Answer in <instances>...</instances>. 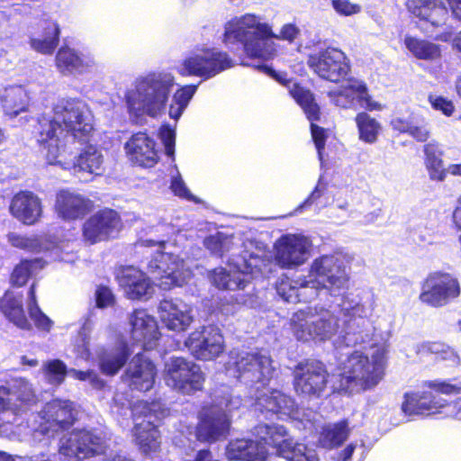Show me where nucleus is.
I'll return each mask as SVG.
<instances>
[{
    "label": "nucleus",
    "mask_w": 461,
    "mask_h": 461,
    "mask_svg": "<svg viewBox=\"0 0 461 461\" xmlns=\"http://www.w3.org/2000/svg\"><path fill=\"white\" fill-rule=\"evenodd\" d=\"M203 244L214 255L222 257L230 253V269L216 268L211 275L212 284L220 289L245 290L251 279L271 271L272 262L263 244L221 232L207 237Z\"/></svg>",
    "instance_id": "obj_1"
},
{
    "label": "nucleus",
    "mask_w": 461,
    "mask_h": 461,
    "mask_svg": "<svg viewBox=\"0 0 461 461\" xmlns=\"http://www.w3.org/2000/svg\"><path fill=\"white\" fill-rule=\"evenodd\" d=\"M299 32L294 24L286 23L276 35L272 27L260 16L245 14L235 16L226 23L223 41L227 45L236 42L242 44L245 53L250 58L269 59L276 51L271 39L292 42Z\"/></svg>",
    "instance_id": "obj_2"
},
{
    "label": "nucleus",
    "mask_w": 461,
    "mask_h": 461,
    "mask_svg": "<svg viewBox=\"0 0 461 461\" xmlns=\"http://www.w3.org/2000/svg\"><path fill=\"white\" fill-rule=\"evenodd\" d=\"M39 142L49 150L50 138H59V147L75 140L86 141L95 130L94 115L87 104L79 98H62L53 106V118L39 120Z\"/></svg>",
    "instance_id": "obj_3"
},
{
    "label": "nucleus",
    "mask_w": 461,
    "mask_h": 461,
    "mask_svg": "<svg viewBox=\"0 0 461 461\" xmlns=\"http://www.w3.org/2000/svg\"><path fill=\"white\" fill-rule=\"evenodd\" d=\"M176 85L172 73L150 72L135 79L125 93V102L131 118L140 122L146 117L158 118L165 113Z\"/></svg>",
    "instance_id": "obj_4"
},
{
    "label": "nucleus",
    "mask_w": 461,
    "mask_h": 461,
    "mask_svg": "<svg viewBox=\"0 0 461 461\" xmlns=\"http://www.w3.org/2000/svg\"><path fill=\"white\" fill-rule=\"evenodd\" d=\"M384 365L385 350L383 347L354 350L339 363V389L346 393H354L375 387L383 379Z\"/></svg>",
    "instance_id": "obj_5"
},
{
    "label": "nucleus",
    "mask_w": 461,
    "mask_h": 461,
    "mask_svg": "<svg viewBox=\"0 0 461 461\" xmlns=\"http://www.w3.org/2000/svg\"><path fill=\"white\" fill-rule=\"evenodd\" d=\"M225 370L227 375L240 380L254 390V393L266 389L275 372L270 356L263 350L230 351Z\"/></svg>",
    "instance_id": "obj_6"
},
{
    "label": "nucleus",
    "mask_w": 461,
    "mask_h": 461,
    "mask_svg": "<svg viewBox=\"0 0 461 461\" xmlns=\"http://www.w3.org/2000/svg\"><path fill=\"white\" fill-rule=\"evenodd\" d=\"M137 247L157 248L147 264V269L152 278L159 280L158 285L162 289L169 290L174 286H182L191 279L192 271L190 267L178 256L165 251L166 245L164 241L144 240H140Z\"/></svg>",
    "instance_id": "obj_7"
},
{
    "label": "nucleus",
    "mask_w": 461,
    "mask_h": 461,
    "mask_svg": "<svg viewBox=\"0 0 461 461\" xmlns=\"http://www.w3.org/2000/svg\"><path fill=\"white\" fill-rule=\"evenodd\" d=\"M290 326L296 339L303 342L330 340L339 329V319L330 310L312 307L295 312Z\"/></svg>",
    "instance_id": "obj_8"
},
{
    "label": "nucleus",
    "mask_w": 461,
    "mask_h": 461,
    "mask_svg": "<svg viewBox=\"0 0 461 461\" xmlns=\"http://www.w3.org/2000/svg\"><path fill=\"white\" fill-rule=\"evenodd\" d=\"M131 411L134 420V440L140 450L146 456L156 453L160 447V435L155 422L165 415L162 403L138 401Z\"/></svg>",
    "instance_id": "obj_9"
},
{
    "label": "nucleus",
    "mask_w": 461,
    "mask_h": 461,
    "mask_svg": "<svg viewBox=\"0 0 461 461\" xmlns=\"http://www.w3.org/2000/svg\"><path fill=\"white\" fill-rule=\"evenodd\" d=\"M309 283L317 290L336 295L346 289L349 282V273L341 255H323L315 258L311 264Z\"/></svg>",
    "instance_id": "obj_10"
},
{
    "label": "nucleus",
    "mask_w": 461,
    "mask_h": 461,
    "mask_svg": "<svg viewBox=\"0 0 461 461\" xmlns=\"http://www.w3.org/2000/svg\"><path fill=\"white\" fill-rule=\"evenodd\" d=\"M59 139L50 138L46 158L50 164L59 165L62 168L74 173L86 172L100 175L103 170L104 155L102 150L95 146H87L77 157L71 158L73 150L70 144L59 147Z\"/></svg>",
    "instance_id": "obj_11"
},
{
    "label": "nucleus",
    "mask_w": 461,
    "mask_h": 461,
    "mask_svg": "<svg viewBox=\"0 0 461 461\" xmlns=\"http://www.w3.org/2000/svg\"><path fill=\"white\" fill-rule=\"evenodd\" d=\"M449 408L448 416L461 420V397L448 402L427 390L410 391L403 395L402 411L407 416H430L443 413Z\"/></svg>",
    "instance_id": "obj_12"
},
{
    "label": "nucleus",
    "mask_w": 461,
    "mask_h": 461,
    "mask_svg": "<svg viewBox=\"0 0 461 461\" xmlns=\"http://www.w3.org/2000/svg\"><path fill=\"white\" fill-rule=\"evenodd\" d=\"M232 65V60L225 52L215 49L197 48L182 61L177 71L182 76L209 79Z\"/></svg>",
    "instance_id": "obj_13"
},
{
    "label": "nucleus",
    "mask_w": 461,
    "mask_h": 461,
    "mask_svg": "<svg viewBox=\"0 0 461 461\" xmlns=\"http://www.w3.org/2000/svg\"><path fill=\"white\" fill-rule=\"evenodd\" d=\"M257 433L288 461H319L316 451L303 444L294 443L283 425L259 424Z\"/></svg>",
    "instance_id": "obj_14"
},
{
    "label": "nucleus",
    "mask_w": 461,
    "mask_h": 461,
    "mask_svg": "<svg viewBox=\"0 0 461 461\" xmlns=\"http://www.w3.org/2000/svg\"><path fill=\"white\" fill-rule=\"evenodd\" d=\"M163 376L167 386L184 394L201 390L204 381L200 366L181 357L167 360Z\"/></svg>",
    "instance_id": "obj_15"
},
{
    "label": "nucleus",
    "mask_w": 461,
    "mask_h": 461,
    "mask_svg": "<svg viewBox=\"0 0 461 461\" xmlns=\"http://www.w3.org/2000/svg\"><path fill=\"white\" fill-rule=\"evenodd\" d=\"M106 447V441L99 433L86 429L73 430L60 439L59 455L64 461H80L104 454Z\"/></svg>",
    "instance_id": "obj_16"
},
{
    "label": "nucleus",
    "mask_w": 461,
    "mask_h": 461,
    "mask_svg": "<svg viewBox=\"0 0 461 461\" xmlns=\"http://www.w3.org/2000/svg\"><path fill=\"white\" fill-rule=\"evenodd\" d=\"M240 406L238 399L224 398L215 406L203 409L196 436L200 441L213 442L226 437L230 422L227 411Z\"/></svg>",
    "instance_id": "obj_17"
},
{
    "label": "nucleus",
    "mask_w": 461,
    "mask_h": 461,
    "mask_svg": "<svg viewBox=\"0 0 461 461\" xmlns=\"http://www.w3.org/2000/svg\"><path fill=\"white\" fill-rule=\"evenodd\" d=\"M460 294L461 287L456 277L447 272L435 271L423 281L419 299L427 305L438 308L448 304Z\"/></svg>",
    "instance_id": "obj_18"
},
{
    "label": "nucleus",
    "mask_w": 461,
    "mask_h": 461,
    "mask_svg": "<svg viewBox=\"0 0 461 461\" xmlns=\"http://www.w3.org/2000/svg\"><path fill=\"white\" fill-rule=\"evenodd\" d=\"M307 64L320 77L335 83L345 78L350 71L347 55L334 47L311 52L308 55Z\"/></svg>",
    "instance_id": "obj_19"
},
{
    "label": "nucleus",
    "mask_w": 461,
    "mask_h": 461,
    "mask_svg": "<svg viewBox=\"0 0 461 461\" xmlns=\"http://www.w3.org/2000/svg\"><path fill=\"white\" fill-rule=\"evenodd\" d=\"M330 102L338 108L356 109L357 104L368 111H381L383 105L373 100L366 85L357 78H349L327 93Z\"/></svg>",
    "instance_id": "obj_20"
},
{
    "label": "nucleus",
    "mask_w": 461,
    "mask_h": 461,
    "mask_svg": "<svg viewBox=\"0 0 461 461\" xmlns=\"http://www.w3.org/2000/svg\"><path fill=\"white\" fill-rule=\"evenodd\" d=\"M312 241L301 234L281 236L274 245V259L285 269H294L303 265L311 256Z\"/></svg>",
    "instance_id": "obj_21"
},
{
    "label": "nucleus",
    "mask_w": 461,
    "mask_h": 461,
    "mask_svg": "<svg viewBox=\"0 0 461 461\" xmlns=\"http://www.w3.org/2000/svg\"><path fill=\"white\" fill-rule=\"evenodd\" d=\"M252 397H255V405L260 411L275 413L281 419L290 418L298 420L303 425V429H311V420L304 418L305 414L301 417V412L294 400L281 391H269L266 387L259 393H253Z\"/></svg>",
    "instance_id": "obj_22"
},
{
    "label": "nucleus",
    "mask_w": 461,
    "mask_h": 461,
    "mask_svg": "<svg viewBox=\"0 0 461 461\" xmlns=\"http://www.w3.org/2000/svg\"><path fill=\"white\" fill-rule=\"evenodd\" d=\"M327 376L322 363L316 360L300 362L294 369V390L303 396L320 397L326 387Z\"/></svg>",
    "instance_id": "obj_23"
},
{
    "label": "nucleus",
    "mask_w": 461,
    "mask_h": 461,
    "mask_svg": "<svg viewBox=\"0 0 461 461\" xmlns=\"http://www.w3.org/2000/svg\"><path fill=\"white\" fill-rule=\"evenodd\" d=\"M277 80L288 87L291 96L302 107L307 119L311 122L312 137L318 151L319 158L321 161L327 133L323 128L313 123L314 121L319 119L320 107L315 102L312 93L292 80L285 82L281 78H277Z\"/></svg>",
    "instance_id": "obj_24"
},
{
    "label": "nucleus",
    "mask_w": 461,
    "mask_h": 461,
    "mask_svg": "<svg viewBox=\"0 0 461 461\" xmlns=\"http://www.w3.org/2000/svg\"><path fill=\"white\" fill-rule=\"evenodd\" d=\"M191 354L200 360H212L224 350V339L219 328L203 326L193 331L185 342Z\"/></svg>",
    "instance_id": "obj_25"
},
{
    "label": "nucleus",
    "mask_w": 461,
    "mask_h": 461,
    "mask_svg": "<svg viewBox=\"0 0 461 461\" xmlns=\"http://www.w3.org/2000/svg\"><path fill=\"white\" fill-rule=\"evenodd\" d=\"M339 308L349 327H364L373 316L375 308V295L365 290L348 293L343 295Z\"/></svg>",
    "instance_id": "obj_26"
},
{
    "label": "nucleus",
    "mask_w": 461,
    "mask_h": 461,
    "mask_svg": "<svg viewBox=\"0 0 461 461\" xmlns=\"http://www.w3.org/2000/svg\"><path fill=\"white\" fill-rule=\"evenodd\" d=\"M76 410L70 401L53 400L44 406L39 413L41 421L36 432L49 434L65 429L73 424L76 419Z\"/></svg>",
    "instance_id": "obj_27"
},
{
    "label": "nucleus",
    "mask_w": 461,
    "mask_h": 461,
    "mask_svg": "<svg viewBox=\"0 0 461 461\" xmlns=\"http://www.w3.org/2000/svg\"><path fill=\"white\" fill-rule=\"evenodd\" d=\"M7 394L15 396L16 400L20 402L18 406L14 403V408H5V402L3 397H0V429L5 424L15 425L19 432L22 430V427L27 428L28 422L23 425L24 419L22 417L23 414H26L29 406V388L28 384L25 380L14 381V384L8 388L4 389Z\"/></svg>",
    "instance_id": "obj_28"
},
{
    "label": "nucleus",
    "mask_w": 461,
    "mask_h": 461,
    "mask_svg": "<svg viewBox=\"0 0 461 461\" xmlns=\"http://www.w3.org/2000/svg\"><path fill=\"white\" fill-rule=\"evenodd\" d=\"M127 158L134 165L152 167L158 161L155 140L146 132L133 134L123 146Z\"/></svg>",
    "instance_id": "obj_29"
},
{
    "label": "nucleus",
    "mask_w": 461,
    "mask_h": 461,
    "mask_svg": "<svg viewBox=\"0 0 461 461\" xmlns=\"http://www.w3.org/2000/svg\"><path fill=\"white\" fill-rule=\"evenodd\" d=\"M121 228L119 215L113 210H103L90 217L84 224L83 235L90 244L113 236Z\"/></svg>",
    "instance_id": "obj_30"
},
{
    "label": "nucleus",
    "mask_w": 461,
    "mask_h": 461,
    "mask_svg": "<svg viewBox=\"0 0 461 461\" xmlns=\"http://www.w3.org/2000/svg\"><path fill=\"white\" fill-rule=\"evenodd\" d=\"M156 374L155 365L144 355L137 353L129 363L122 379L132 390L145 392L152 388Z\"/></svg>",
    "instance_id": "obj_31"
},
{
    "label": "nucleus",
    "mask_w": 461,
    "mask_h": 461,
    "mask_svg": "<svg viewBox=\"0 0 461 461\" xmlns=\"http://www.w3.org/2000/svg\"><path fill=\"white\" fill-rule=\"evenodd\" d=\"M191 305L181 299H164L158 305L162 323L174 331H184L194 321Z\"/></svg>",
    "instance_id": "obj_32"
},
{
    "label": "nucleus",
    "mask_w": 461,
    "mask_h": 461,
    "mask_svg": "<svg viewBox=\"0 0 461 461\" xmlns=\"http://www.w3.org/2000/svg\"><path fill=\"white\" fill-rule=\"evenodd\" d=\"M131 334L141 348L149 350L159 338L158 324L154 317L145 310H136L130 317Z\"/></svg>",
    "instance_id": "obj_33"
},
{
    "label": "nucleus",
    "mask_w": 461,
    "mask_h": 461,
    "mask_svg": "<svg viewBox=\"0 0 461 461\" xmlns=\"http://www.w3.org/2000/svg\"><path fill=\"white\" fill-rule=\"evenodd\" d=\"M56 67L63 75H83L91 73L96 67L93 57L79 53L68 46L61 47L55 58Z\"/></svg>",
    "instance_id": "obj_34"
},
{
    "label": "nucleus",
    "mask_w": 461,
    "mask_h": 461,
    "mask_svg": "<svg viewBox=\"0 0 461 461\" xmlns=\"http://www.w3.org/2000/svg\"><path fill=\"white\" fill-rule=\"evenodd\" d=\"M255 428V434L258 440L247 438H237L231 440L226 447V456L231 460L240 461H264L268 454L267 446H269L264 439H262L257 433Z\"/></svg>",
    "instance_id": "obj_35"
},
{
    "label": "nucleus",
    "mask_w": 461,
    "mask_h": 461,
    "mask_svg": "<svg viewBox=\"0 0 461 461\" xmlns=\"http://www.w3.org/2000/svg\"><path fill=\"white\" fill-rule=\"evenodd\" d=\"M120 286L131 300L141 299L152 293V285L145 273L134 267H126L117 274Z\"/></svg>",
    "instance_id": "obj_36"
},
{
    "label": "nucleus",
    "mask_w": 461,
    "mask_h": 461,
    "mask_svg": "<svg viewBox=\"0 0 461 461\" xmlns=\"http://www.w3.org/2000/svg\"><path fill=\"white\" fill-rule=\"evenodd\" d=\"M92 207L89 199L69 191L60 190L56 195L55 211L59 217L71 221L84 217Z\"/></svg>",
    "instance_id": "obj_37"
},
{
    "label": "nucleus",
    "mask_w": 461,
    "mask_h": 461,
    "mask_svg": "<svg viewBox=\"0 0 461 461\" xmlns=\"http://www.w3.org/2000/svg\"><path fill=\"white\" fill-rule=\"evenodd\" d=\"M406 8L413 16L438 27L443 25L448 12L442 0H407Z\"/></svg>",
    "instance_id": "obj_38"
},
{
    "label": "nucleus",
    "mask_w": 461,
    "mask_h": 461,
    "mask_svg": "<svg viewBox=\"0 0 461 461\" xmlns=\"http://www.w3.org/2000/svg\"><path fill=\"white\" fill-rule=\"evenodd\" d=\"M278 295L288 303L310 302L317 297V290L309 283L307 276L295 280L281 279L276 285Z\"/></svg>",
    "instance_id": "obj_39"
},
{
    "label": "nucleus",
    "mask_w": 461,
    "mask_h": 461,
    "mask_svg": "<svg viewBox=\"0 0 461 461\" xmlns=\"http://www.w3.org/2000/svg\"><path fill=\"white\" fill-rule=\"evenodd\" d=\"M131 354L132 351L124 342H121L113 348L100 349L97 352L100 371L105 375H116Z\"/></svg>",
    "instance_id": "obj_40"
},
{
    "label": "nucleus",
    "mask_w": 461,
    "mask_h": 461,
    "mask_svg": "<svg viewBox=\"0 0 461 461\" xmlns=\"http://www.w3.org/2000/svg\"><path fill=\"white\" fill-rule=\"evenodd\" d=\"M43 34L39 38L31 40V48L41 54H51L59 41L60 30L57 22L45 18L41 25Z\"/></svg>",
    "instance_id": "obj_41"
},
{
    "label": "nucleus",
    "mask_w": 461,
    "mask_h": 461,
    "mask_svg": "<svg viewBox=\"0 0 461 461\" xmlns=\"http://www.w3.org/2000/svg\"><path fill=\"white\" fill-rule=\"evenodd\" d=\"M0 99L5 113L10 117H15L25 111L28 92L22 86H9L4 90Z\"/></svg>",
    "instance_id": "obj_42"
},
{
    "label": "nucleus",
    "mask_w": 461,
    "mask_h": 461,
    "mask_svg": "<svg viewBox=\"0 0 461 461\" xmlns=\"http://www.w3.org/2000/svg\"><path fill=\"white\" fill-rule=\"evenodd\" d=\"M350 434L348 422L346 420L328 423L322 427L319 437V443L325 448H335L345 442Z\"/></svg>",
    "instance_id": "obj_43"
},
{
    "label": "nucleus",
    "mask_w": 461,
    "mask_h": 461,
    "mask_svg": "<svg viewBox=\"0 0 461 461\" xmlns=\"http://www.w3.org/2000/svg\"><path fill=\"white\" fill-rule=\"evenodd\" d=\"M425 167L429 176L434 181H444L447 176V168L442 160L443 150L436 142H429L424 146Z\"/></svg>",
    "instance_id": "obj_44"
},
{
    "label": "nucleus",
    "mask_w": 461,
    "mask_h": 461,
    "mask_svg": "<svg viewBox=\"0 0 461 461\" xmlns=\"http://www.w3.org/2000/svg\"><path fill=\"white\" fill-rule=\"evenodd\" d=\"M57 247L52 241L42 238L31 240V276L33 269H41L49 258H54Z\"/></svg>",
    "instance_id": "obj_45"
},
{
    "label": "nucleus",
    "mask_w": 461,
    "mask_h": 461,
    "mask_svg": "<svg viewBox=\"0 0 461 461\" xmlns=\"http://www.w3.org/2000/svg\"><path fill=\"white\" fill-rule=\"evenodd\" d=\"M404 45L415 58L420 59L435 61L441 57L439 45L425 40L406 36Z\"/></svg>",
    "instance_id": "obj_46"
},
{
    "label": "nucleus",
    "mask_w": 461,
    "mask_h": 461,
    "mask_svg": "<svg viewBox=\"0 0 461 461\" xmlns=\"http://www.w3.org/2000/svg\"><path fill=\"white\" fill-rule=\"evenodd\" d=\"M2 312L15 325L22 329L27 327V320L22 305V298L13 292H6L0 300Z\"/></svg>",
    "instance_id": "obj_47"
},
{
    "label": "nucleus",
    "mask_w": 461,
    "mask_h": 461,
    "mask_svg": "<svg viewBox=\"0 0 461 461\" xmlns=\"http://www.w3.org/2000/svg\"><path fill=\"white\" fill-rule=\"evenodd\" d=\"M359 140L365 143H375L382 131L381 123L366 112H360L355 118Z\"/></svg>",
    "instance_id": "obj_48"
},
{
    "label": "nucleus",
    "mask_w": 461,
    "mask_h": 461,
    "mask_svg": "<svg viewBox=\"0 0 461 461\" xmlns=\"http://www.w3.org/2000/svg\"><path fill=\"white\" fill-rule=\"evenodd\" d=\"M197 86L186 85L177 89L172 97L168 108V115L171 119L177 121L189 104L194 95Z\"/></svg>",
    "instance_id": "obj_49"
},
{
    "label": "nucleus",
    "mask_w": 461,
    "mask_h": 461,
    "mask_svg": "<svg viewBox=\"0 0 461 461\" xmlns=\"http://www.w3.org/2000/svg\"><path fill=\"white\" fill-rule=\"evenodd\" d=\"M427 390L445 395H456L461 394V378L454 377L449 379H435L426 381L422 384L421 387L415 391Z\"/></svg>",
    "instance_id": "obj_50"
},
{
    "label": "nucleus",
    "mask_w": 461,
    "mask_h": 461,
    "mask_svg": "<svg viewBox=\"0 0 461 461\" xmlns=\"http://www.w3.org/2000/svg\"><path fill=\"white\" fill-rule=\"evenodd\" d=\"M93 329V322L90 319H86L83 322L79 331L77 338L73 345V350L77 356V357L83 360H89L90 352H89V339L90 333Z\"/></svg>",
    "instance_id": "obj_51"
},
{
    "label": "nucleus",
    "mask_w": 461,
    "mask_h": 461,
    "mask_svg": "<svg viewBox=\"0 0 461 461\" xmlns=\"http://www.w3.org/2000/svg\"><path fill=\"white\" fill-rule=\"evenodd\" d=\"M45 378L54 385H59L65 380L68 370L64 362L59 359L49 360L42 366Z\"/></svg>",
    "instance_id": "obj_52"
},
{
    "label": "nucleus",
    "mask_w": 461,
    "mask_h": 461,
    "mask_svg": "<svg viewBox=\"0 0 461 461\" xmlns=\"http://www.w3.org/2000/svg\"><path fill=\"white\" fill-rule=\"evenodd\" d=\"M10 211L14 217L18 219L23 224H28L29 193L23 191L14 195L10 205Z\"/></svg>",
    "instance_id": "obj_53"
},
{
    "label": "nucleus",
    "mask_w": 461,
    "mask_h": 461,
    "mask_svg": "<svg viewBox=\"0 0 461 461\" xmlns=\"http://www.w3.org/2000/svg\"><path fill=\"white\" fill-rule=\"evenodd\" d=\"M417 353L440 355L442 359H456L457 357L452 349L438 342H423L417 347Z\"/></svg>",
    "instance_id": "obj_54"
},
{
    "label": "nucleus",
    "mask_w": 461,
    "mask_h": 461,
    "mask_svg": "<svg viewBox=\"0 0 461 461\" xmlns=\"http://www.w3.org/2000/svg\"><path fill=\"white\" fill-rule=\"evenodd\" d=\"M31 321L42 331H49L52 325V321L36 305L32 287H31Z\"/></svg>",
    "instance_id": "obj_55"
},
{
    "label": "nucleus",
    "mask_w": 461,
    "mask_h": 461,
    "mask_svg": "<svg viewBox=\"0 0 461 461\" xmlns=\"http://www.w3.org/2000/svg\"><path fill=\"white\" fill-rule=\"evenodd\" d=\"M68 375L76 380L87 381L95 389H101L104 385V380L94 370L80 371L71 368L68 370Z\"/></svg>",
    "instance_id": "obj_56"
},
{
    "label": "nucleus",
    "mask_w": 461,
    "mask_h": 461,
    "mask_svg": "<svg viewBox=\"0 0 461 461\" xmlns=\"http://www.w3.org/2000/svg\"><path fill=\"white\" fill-rule=\"evenodd\" d=\"M29 280V261L27 259L22 260L17 265L11 276V282L13 285L21 287L27 284Z\"/></svg>",
    "instance_id": "obj_57"
},
{
    "label": "nucleus",
    "mask_w": 461,
    "mask_h": 461,
    "mask_svg": "<svg viewBox=\"0 0 461 461\" xmlns=\"http://www.w3.org/2000/svg\"><path fill=\"white\" fill-rule=\"evenodd\" d=\"M176 175L172 176L170 189L174 193L175 195H177L181 198H185L187 200H194V195L191 194L187 186L185 185L180 173L176 167Z\"/></svg>",
    "instance_id": "obj_58"
},
{
    "label": "nucleus",
    "mask_w": 461,
    "mask_h": 461,
    "mask_svg": "<svg viewBox=\"0 0 461 461\" xmlns=\"http://www.w3.org/2000/svg\"><path fill=\"white\" fill-rule=\"evenodd\" d=\"M331 5L337 14L349 16L360 13L361 6L349 0H332Z\"/></svg>",
    "instance_id": "obj_59"
},
{
    "label": "nucleus",
    "mask_w": 461,
    "mask_h": 461,
    "mask_svg": "<svg viewBox=\"0 0 461 461\" xmlns=\"http://www.w3.org/2000/svg\"><path fill=\"white\" fill-rule=\"evenodd\" d=\"M159 136L161 141L165 146L166 154L169 157H173L175 153V140H176V133L175 131L168 128L163 127L159 131Z\"/></svg>",
    "instance_id": "obj_60"
},
{
    "label": "nucleus",
    "mask_w": 461,
    "mask_h": 461,
    "mask_svg": "<svg viewBox=\"0 0 461 461\" xmlns=\"http://www.w3.org/2000/svg\"><path fill=\"white\" fill-rule=\"evenodd\" d=\"M429 101L434 109L441 111L447 116H450L454 112L453 103L442 96L429 95Z\"/></svg>",
    "instance_id": "obj_61"
},
{
    "label": "nucleus",
    "mask_w": 461,
    "mask_h": 461,
    "mask_svg": "<svg viewBox=\"0 0 461 461\" xmlns=\"http://www.w3.org/2000/svg\"><path fill=\"white\" fill-rule=\"evenodd\" d=\"M96 306L105 308L113 303L114 298L112 291L106 286H98L95 291Z\"/></svg>",
    "instance_id": "obj_62"
},
{
    "label": "nucleus",
    "mask_w": 461,
    "mask_h": 461,
    "mask_svg": "<svg viewBox=\"0 0 461 461\" xmlns=\"http://www.w3.org/2000/svg\"><path fill=\"white\" fill-rule=\"evenodd\" d=\"M252 291L253 288L249 290L246 294L239 291L234 296L236 303L240 305H244L250 308L255 307L258 303V301L257 297L254 295V294H252Z\"/></svg>",
    "instance_id": "obj_63"
},
{
    "label": "nucleus",
    "mask_w": 461,
    "mask_h": 461,
    "mask_svg": "<svg viewBox=\"0 0 461 461\" xmlns=\"http://www.w3.org/2000/svg\"><path fill=\"white\" fill-rule=\"evenodd\" d=\"M42 214L41 200L31 194V224L38 221Z\"/></svg>",
    "instance_id": "obj_64"
}]
</instances>
